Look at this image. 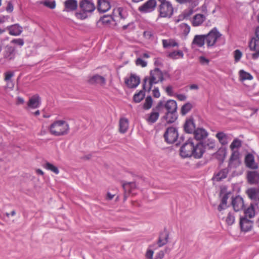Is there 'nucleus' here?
Wrapping results in <instances>:
<instances>
[{
	"label": "nucleus",
	"instance_id": "obj_1",
	"mask_svg": "<svg viewBox=\"0 0 259 259\" xmlns=\"http://www.w3.org/2000/svg\"><path fill=\"white\" fill-rule=\"evenodd\" d=\"M123 13V10L122 8H117L113 10L112 17L104 16L101 19V21L103 24L108 25L112 20L116 25H119L123 30H125L132 24L130 22L124 23L126 18Z\"/></svg>",
	"mask_w": 259,
	"mask_h": 259
},
{
	"label": "nucleus",
	"instance_id": "obj_2",
	"mask_svg": "<svg viewBox=\"0 0 259 259\" xmlns=\"http://www.w3.org/2000/svg\"><path fill=\"white\" fill-rule=\"evenodd\" d=\"M163 80V75L161 71L158 68H155L151 70L150 75L146 76L144 79L143 89L149 92L153 85Z\"/></svg>",
	"mask_w": 259,
	"mask_h": 259
},
{
	"label": "nucleus",
	"instance_id": "obj_3",
	"mask_svg": "<svg viewBox=\"0 0 259 259\" xmlns=\"http://www.w3.org/2000/svg\"><path fill=\"white\" fill-rule=\"evenodd\" d=\"M69 131L68 124L62 120L55 121L49 127L50 133L55 136H61L66 135Z\"/></svg>",
	"mask_w": 259,
	"mask_h": 259
},
{
	"label": "nucleus",
	"instance_id": "obj_4",
	"mask_svg": "<svg viewBox=\"0 0 259 259\" xmlns=\"http://www.w3.org/2000/svg\"><path fill=\"white\" fill-rule=\"evenodd\" d=\"M204 35L205 42L208 48L214 47L222 35L217 28H213L207 34Z\"/></svg>",
	"mask_w": 259,
	"mask_h": 259
},
{
	"label": "nucleus",
	"instance_id": "obj_5",
	"mask_svg": "<svg viewBox=\"0 0 259 259\" xmlns=\"http://www.w3.org/2000/svg\"><path fill=\"white\" fill-rule=\"evenodd\" d=\"M163 107V102L160 101L158 102L156 106L153 108L152 111L146 115V121L150 124L156 122L159 118V113L162 110Z\"/></svg>",
	"mask_w": 259,
	"mask_h": 259
},
{
	"label": "nucleus",
	"instance_id": "obj_6",
	"mask_svg": "<svg viewBox=\"0 0 259 259\" xmlns=\"http://www.w3.org/2000/svg\"><path fill=\"white\" fill-rule=\"evenodd\" d=\"M158 17L170 18L173 14L174 8L169 2L162 3L158 7Z\"/></svg>",
	"mask_w": 259,
	"mask_h": 259
},
{
	"label": "nucleus",
	"instance_id": "obj_7",
	"mask_svg": "<svg viewBox=\"0 0 259 259\" xmlns=\"http://www.w3.org/2000/svg\"><path fill=\"white\" fill-rule=\"evenodd\" d=\"M165 141L167 143H173L178 138V133L177 128L173 126L167 128L164 134Z\"/></svg>",
	"mask_w": 259,
	"mask_h": 259
},
{
	"label": "nucleus",
	"instance_id": "obj_8",
	"mask_svg": "<svg viewBox=\"0 0 259 259\" xmlns=\"http://www.w3.org/2000/svg\"><path fill=\"white\" fill-rule=\"evenodd\" d=\"M193 143L188 141L183 145L180 149V155L184 158L191 157L193 154Z\"/></svg>",
	"mask_w": 259,
	"mask_h": 259
},
{
	"label": "nucleus",
	"instance_id": "obj_9",
	"mask_svg": "<svg viewBox=\"0 0 259 259\" xmlns=\"http://www.w3.org/2000/svg\"><path fill=\"white\" fill-rule=\"evenodd\" d=\"M156 4V0H148L139 7L138 10L142 13H150L155 10Z\"/></svg>",
	"mask_w": 259,
	"mask_h": 259
},
{
	"label": "nucleus",
	"instance_id": "obj_10",
	"mask_svg": "<svg viewBox=\"0 0 259 259\" xmlns=\"http://www.w3.org/2000/svg\"><path fill=\"white\" fill-rule=\"evenodd\" d=\"M249 48L250 51L255 52L251 55L252 59H257L259 57V39L255 37L251 38L249 44Z\"/></svg>",
	"mask_w": 259,
	"mask_h": 259
},
{
	"label": "nucleus",
	"instance_id": "obj_11",
	"mask_svg": "<svg viewBox=\"0 0 259 259\" xmlns=\"http://www.w3.org/2000/svg\"><path fill=\"white\" fill-rule=\"evenodd\" d=\"M240 163V154L239 152H231V154L229 160V167L235 168L239 166Z\"/></svg>",
	"mask_w": 259,
	"mask_h": 259
},
{
	"label": "nucleus",
	"instance_id": "obj_12",
	"mask_svg": "<svg viewBox=\"0 0 259 259\" xmlns=\"http://www.w3.org/2000/svg\"><path fill=\"white\" fill-rule=\"evenodd\" d=\"M79 8L82 11L92 13L96 9L94 3L90 0H81L79 2Z\"/></svg>",
	"mask_w": 259,
	"mask_h": 259
},
{
	"label": "nucleus",
	"instance_id": "obj_13",
	"mask_svg": "<svg viewBox=\"0 0 259 259\" xmlns=\"http://www.w3.org/2000/svg\"><path fill=\"white\" fill-rule=\"evenodd\" d=\"M41 104L40 98L36 94L29 98L27 103V109H36L38 108Z\"/></svg>",
	"mask_w": 259,
	"mask_h": 259
},
{
	"label": "nucleus",
	"instance_id": "obj_14",
	"mask_svg": "<svg viewBox=\"0 0 259 259\" xmlns=\"http://www.w3.org/2000/svg\"><path fill=\"white\" fill-rule=\"evenodd\" d=\"M205 151V146L201 143L197 144L195 146L193 144V154L192 156L195 158H200Z\"/></svg>",
	"mask_w": 259,
	"mask_h": 259
},
{
	"label": "nucleus",
	"instance_id": "obj_15",
	"mask_svg": "<svg viewBox=\"0 0 259 259\" xmlns=\"http://www.w3.org/2000/svg\"><path fill=\"white\" fill-rule=\"evenodd\" d=\"M140 77L135 74H131L129 78L125 79V83L130 88H135L140 83Z\"/></svg>",
	"mask_w": 259,
	"mask_h": 259
},
{
	"label": "nucleus",
	"instance_id": "obj_16",
	"mask_svg": "<svg viewBox=\"0 0 259 259\" xmlns=\"http://www.w3.org/2000/svg\"><path fill=\"white\" fill-rule=\"evenodd\" d=\"M205 42V37L204 34L196 35L194 36V38L191 43L192 48L203 47Z\"/></svg>",
	"mask_w": 259,
	"mask_h": 259
},
{
	"label": "nucleus",
	"instance_id": "obj_17",
	"mask_svg": "<svg viewBox=\"0 0 259 259\" xmlns=\"http://www.w3.org/2000/svg\"><path fill=\"white\" fill-rule=\"evenodd\" d=\"M111 9V4L108 0H98L97 10L100 13H105Z\"/></svg>",
	"mask_w": 259,
	"mask_h": 259
},
{
	"label": "nucleus",
	"instance_id": "obj_18",
	"mask_svg": "<svg viewBox=\"0 0 259 259\" xmlns=\"http://www.w3.org/2000/svg\"><path fill=\"white\" fill-rule=\"evenodd\" d=\"M252 221L248 220L246 218H242L240 220V226L242 231L247 232L252 227Z\"/></svg>",
	"mask_w": 259,
	"mask_h": 259
},
{
	"label": "nucleus",
	"instance_id": "obj_19",
	"mask_svg": "<svg viewBox=\"0 0 259 259\" xmlns=\"http://www.w3.org/2000/svg\"><path fill=\"white\" fill-rule=\"evenodd\" d=\"M245 163L247 167L251 169H257L258 165L255 163L254 157L252 154H247L245 157Z\"/></svg>",
	"mask_w": 259,
	"mask_h": 259
},
{
	"label": "nucleus",
	"instance_id": "obj_20",
	"mask_svg": "<svg viewBox=\"0 0 259 259\" xmlns=\"http://www.w3.org/2000/svg\"><path fill=\"white\" fill-rule=\"evenodd\" d=\"M232 204L235 211H239L244 207V201L240 196H236L233 199Z\"/></svg>",
	"mask_w": 259,
	"mask_h": 259
},
{
	"label": "nucleus",
	"instance_id": "obj_21",
	"mask_svg": "<svg viewBox=\"0 0 259 259\" xmlns=\"http://www.w3.org/2000/svg\"><path fill=\"white\" fill-rule=\"evenodd\" d=\"M88 82L91 84H99L103 85L106 83V79L103 76L96 74L91 77Z\"/></svg>",
	"mask_w": 259,
	"mask_h": 259
},
{
	"label": "nucleus",
	"instance_id": "obj_22",
	"mask_svg": "<svg viewBox=\"0 0 259 259\" xmlns=\"http://www.w3.org/2000/svg\"><path fill=\"white\" fill-rule=\"evenodd\" d=\"M9 34L13 36H18L20 35L23 31L22 27L18 24L11 25L8 27Z\"/></svg>",
	"mask_w": 259,
	"mask_h": 259
},
{
	"label": "nucleus",
	"instance_id": "obj_23",
	"mask_svg": "<svg viewBox=\"0 0 259 259\" xmlns=\"http://www.w3.org/2000/svg\"><path fill=\"white\" fill-rule=\"evenodd\" d=\"M205 16L201 14H197L194 15L192 20V25L194 27L201 25L205 20Z\"/></svg>",
	"mask_w": 259,
	"mask_h": 259
},
{
	"label": "nucleus",
	"instance_id": "obj_24",
	"mask_svg": "<svg viewBox=\"0 0 259 259\" xmlns=\"http://www.w3.org/2000/svg\"><path fill=\"white\" fill-rule=\"evenodd\" d=\"M247 177L248 183L250 184H256L259 182V173L256 171H249Z\"/></svg>",
	"mask_w": 259,
	"mask_h": 259
},
{
	"label": "nucleus",
	"instance_id": "obj_25",
	"mask_svg": "<svg viewBox=\"0 0 259 259\" xmlns=\"http://www.w3.org/2000/svg\"><path fill=\"white\" fill-rule=\"evenodd\" d=\"M215 137L222 145H227L231 140V138L230 137V136L224 132L218 133L216 134Z\"/></svg>",
	"mask_w": 259,
	"mask_h": 259
},
{
	"label": "nucleus",
	"instance_id": "obj_26",
	"mask_svg": "<svg viewBox=\"0 0 259 259\" xmlns=\"http://www.w3.org/2000/svg\"><path fill=\"white\" fill-rule=\"evenodd\" d=\"M194 136L197 140H201L208 136V133L203 128H198L194 131Z\"/></svg>",
	"mask_w": 259,
	"mask_h": 259
},
{
	"label": "nucleus",
	"instance_id": "obj_27",
	"mask_svg": "<svg viewBox=\"0 0 259 259\" xmlns=\"http://www.w3.org/2000/svg\"><path fill=\"white\" fill-rule=\"evenodd\" d=\"M167 113H175L177 109V102L174 100H168L164 105Z\"/></svg>",
	"mask_w": 259,
	"mask_h": 259
},
{
	"label": "nucleus",
	"instance_id": "obj_28",
	"mask_svg": "<svg viewBox=\"0 0 259 259\" xmlns=\"http://www.w3.org/2000/svg\"><path fill=\"white\" fill-rule=\"evenodd\" d=\"M65 10L67 12L73 11L77 8L76 0H66L64 2Z\"/></svg>",
	"mask_w": 259,
	"mask_h": 259
},
{
	"label": "nucleus",
	"instance_id": "obj_29",
	"mask_svg": "<svg viewBox=\"0 0 259 259\" xmlns=\"http://www.w3.org/2000/svg\"><path fill=\"white\" fill-rule=\"evenodd\" d=\"M128 120L127 118H121L119 122V131L120 133H125L128 128Z\"/></svg>",
	"mask_w": 259,
	"mask_h": 259
},
{
	"label": "nucleus",
	"instance_id": "obj_30",
	"mask_svg": "<svg viewBox=\"0 0 259 259\" xmlns=\"http://www.w3.org/2000/svg\"><path fill=\"white\" fill-rule=\"evenodd\" d=\"M246 193L249 198L253 200V201L259 199V189L256 188L248 189Z\"/></svg>",
	"mask_w": 259,
	"mask_h": 259
},
{
	"label": "nucleus",
	"instance_id": "obj_31",
	"mask_svg": "<svg viewBox=\"0 0 259 259\" xmlns=\"http://www.w3.org/2000/svg\"><path fill=\"white\" fill-rule=\"evenodd\" d=\"M168 236V234L166 232H162L160 234L157 241V244L159 247L163 246L167 243Z\"/></svg>",
	"mask_w": 259,
	"mask_h": 259
},
{
	"label": "nucleus",
	"instance_id": "obj_32",
	"mask_svg": "<svg viewBox=\"0 0 259 259\" xmlns=\"http://www.w3.org/2000/svg\"><path fill=\"white\" fill-rule=\"evenodd\" d=\"M195 127L193 120L191 119L187 120L184 125V130L187 133H194Z\"/></svg>",
	"mask_w": 259,
	"mask_h": 259
},
{
	"label": "nucleus",
	"instance_id": "obj_33",
	"mask_svg": "<svg viewBox=\"0 0 259 259\" xmlns=\"http://www.w3.org/2000/svg\"><path fill=\"white\" fill-rule=\"evenodd\" d=\"M242 146V141L237 139H235L230 145V149L231 152L239 151L238 149Z\"/></svg>",
	"mask_w": 259,
	"mask_h": 259
},
{
	"label": "nucleus",
	"instance_id": "obj_34",
	"mask_svg": "<svg viewBox=\"0 0 259 259\" xmlns=\"http://www.w3.org/2000/svg\"><path fill=\"white\" fill-rule=\"evenodd\" d=\"M239 79L241 81H244L245 80H251L253 79V76L249 73L243 70H240L239 71Z\"/></svg>",
	"mask_w": 259,
	"mask_h": 259
},
{
	"label": "nucleus",
	"instance_id": "obj_35",
	"mask_svg": "<svg viewBox=\"0 0 259 259\" xmlns=\"http://www.w3.org/2000/svg\"><path fill=\"white\" fill-rule=\"evenodd\" d=\"M43 167L47 170H50L56 175H58L59 173V169L55 165L49 162H46L43 164Z\"/></svg>",
	"mask_w": 259,
	"mask_h": 259
},
{
	"label": "nucleus",
	"instance_id": "obj_36",
	"mask_svg": "<svg viewBox=\"0 0 259 259\" xmlns=\"http://www.w3.org/2000/svg\"><path fill=\"white\" fill-rule=\"evenodd\" d=\"M162 46L164 48H167L170 47H177L178 44L173 39H162Z\"/></svg>",
	"mask_w": 259,
	"mask_h": 259
},
{
	"label": "nucleus",
	"instance_id": "obj_37",
	"mask_svg": "<svg viewBox=\"0 0 259 259\" xmlns=\"http://www.w3.org/2000/svg\"><path fill=\"white\" fill-rule=\"evenodd\" d=\"M245 217H248L249 218H252L254 217L255 215V209L253 206V205L250 204V206L248 207L244 211Z\"/></svg>",
	"mask_w": 259,
	"mask_h": 259
},
{
	"label": "nucleus",
	"instance_id": "obj_38",
	"mask_svg": "<svg viewBox=\"0 0 259 259\" xmlns=\"http://www.w3.org/2000/svg\"><path fill=\"white\" fill-rule=\"evenodd\" d=\"M123 187L125 191H128L129 193H132L133 191L136 189V184L134 182L125 183L123 185Z\"/></svg>",
	"mask_w": 259,
	"mask_h": 259
},
{
	"label": "nucleus",
	"instance_id": "obj_39",
	"mask_svg": "<svg viewBox=\"0 0 259 259\" xmlns=\"http://www.w3.org/2000/svg\"><path fill=\"white\" fill-rule=\"evenodd\" d=\"M168 57L172 59H177L179 58H183L184 54L182 51L179 50L170 53Z\"/></svg>",
	"mask_w": 259,
	"mask_h": 259
},
{
	"label": "nucleus",
	"instance_id": "obj_40",
	"mask_svg": "<svg viewBox=\"0 0 259 259\" xmlns=\"http://www.w3.org/2000/svg\"><path fill=\"white\" fill-rule=\"evenodd\" d=\"M235 217L234 213L231 212H229L227 213V216L225 219V222L228 225L231 226L233 225L235 222Z\"/></svg>",
	"mask_w": 259,
	"mask_h": 259
},
{
	"label": "nucleus",
	"instance_id": "obj_41",
	"mask_svg": "<svg viewBox=\"0 0 259 259\" xmlns=\"http://www.w3.org/2000/svg\"><path fill=\"white\" fill-rule=\"evenodd\" d=\"M174 113H166L165 115L164 116V118L165 119L167 122L172 123L176 120L177 117Z\"/></svg>",
	"mask_w": 259,
	"mask_h": 259
},
{
	"label": "nucleus",
	"instance_id": "obj_42",
	"mask_svg": "<svg viewBox=\"0 0 259 259\" xmlns=\"http://www.w3.org/2000/svg\"><path fill=\"white\" fill-rule=\"evenodd\" d=\"M144 97H145L144 92L142 91H140L139 92L136 94L134 96L133 99H134V101L136 103H139L143 99Z\"/></svg>",
	"mask_w": 259,
	"mask_h": 259
},
{
	"label": "nucleus",
	"instance_id": "obj_43",
	"mask_svg": "<svg viewBox=\"0 0 259 259\" xmlns=\"http://www.w3.org/2000/svg\"><path fill=\"white\" fill-rule=\"evenodd\" d=\"M180 28L183 34L185 36H187L191 30L190 26L186 23H182L180 25Z\"/></svg>",
	"mask_w": 259,
	"mask_h": 259
},
{
	"label": "nucleus",
	"instance_id": "obj_44",
	"mask_svg": "<svg viewBox=\"0 0 259 259\" xmlns=\"http://www.w3.org/2000/svg\"><path fill=\"white\" fill-rule=\"evenodd\" d=\"M152 98L150 96L147 97L144 103L143 108L145 110L150 109L152 106Z\"/></svg>",
	"mask_w": 259,
	"mask_h": 259
},
{
	"label": "nucleus",
	"instance_id": "obj_45",
	"mask_svg": "<svg viewBox=\"0 0 259 259\" xmlns=\"http://www.w3.org/2000/svg\"><path fill=\"white\" fill-rule=\"evenodd\" d=\"M40 4H42L46 7L51 9H55L56 7V2L55 1H46L44 2H40Z\"/></svg>",
	"mask_w": 259,
	"mask_h": 259
},
{
	"label": "nucleus",
	"instance_id": "obj_46",
	"mask_svg": "<svg viewBox=\"0 0 259 259\" xmlns=\"http://www.w3.org/2000/svg\"><path fill=\"white\" fill-rule=\"evenodd\" d=\"M192 107V104L190 103H188L183 105L181 108V113L183 115H185L187 113Z\"/></svg>",
	"mask_w": 259,
	"mask_h": 259
},
{
	"label": "nucleus",
	"instance_id": "obj_47",
	"mask_svg": "<svg viewBox=\"0 0 259 259\" xmlns=\"http://www.w3.org/2000/svg\"><path fill=\"white\" fill-rule=\"evenodd\" d=\"M227 176V172L226 170L224 169L220 171L216 176L217 181H220L223 179L226 178Z\"/></svg>",
	"mask_w": 259,
	"mask_h": 259
},
{
	"label": "nucleus",
	"instance_id": "obj_48",
	"mask_svg": "<svg viewBox=\"0 0 259 259\" xmlns=\"http://www.w3.org/2000/svg\"><path fill=\"white\" fill-rule=\"evenodd\" d=\"M242 56V53L239 50H236L234 52V57L235 62H238Z\"/></svg>",
	"mask_w": 259,
	"mask_h": 259
},
{
	"label": "nucleus",
	"instance_id": "obj_49",
	"mask_svg": "<svg viewBox=\"0 0 259 259\" xmlns=\"http://www.w3.org/2000/svg\"><path fill=\"white\" fill-rule=\"evenodd\" d=\"M87 13H88L83 11L80 12H76L75 13V16L77 19L83 20L88 17Z\"/></svg>",
	"mask_w": 259,
	"mask_h": 259
},
{
	"label": "nucleus",
	"instance_id": "obj_50",
	"mask_svg": "<svg viewBox=\"0 0 259 259\" xmlns=\"http://www.w3.org/2000/svg\"><path fill=\"white\" fill-rule=\"evenodd\" d=\"M4 75L5 81L12 80L11 79L14 76V73L12 71H7L5 73Z\"/></svg>",
	"mask_w": 259,
	"mask_h": 259
},
{
	"label": "nucleus",
	"instance_id": "obj_51",
	"mask_svg": "<svg viewBox=\"0 0 259 259\" xmlns=\"http://www.w3.org/2000/svg\"><path fill=\"white\" fill-rule=\"evenodd\" d=\"M136 64L137 65L141 66L142 67H146L147 65L146 62L142 60L141 58L137 59Z\"/></svg>",
	"mask_w": 259,
	"mask_h": 259
},
{
	"label": "nucleus",
	"instance_id": "obj_52",
	"mask_svg": "<svg viewBox=\"0 0 259 259\" xmlns=\"http://www.w3.org/2000/svg\"><path fill=\"white\" fill-rule=\"evenodd\" d=\"M153 254L154 251L150 249H148L146 252L145 257L147 259H153Z\"/></svg>",
	"mask_w": 259,
	"mask_h": 259
},
{
	"label": "nucleus",
	"instance_id": "obj_53",
	"mask_svg": "<svg viewBox=\"0 0 259 259\" xmlns=\"http://www.w3.org/2000/svg\"><path fill=\"white\" fill-rule=\"evenodd\" d=\"M199 61L202 65H207L209 62V60L204 56H200L199 58Z\"/></svg>",
	"mask_w": 259,
	"mask_h": 259
},
{
	"label": "nucleus",
	"instance_id": "obj_54",
	"mask_svg": "<svg viewBox=\"0 0 259 259\" xmlns=\"http://www.w3.org/2000/svg\"><path fill=\"white\" fill-rule=\"evenodd\" d=\"M165 91L169 96H172L174 95L173 89L171 85H168L165 88Z\"/></svg>",
	"mask_w": 259,
	"mask_h": 259
},
{
	"label": "nucleus",
	"instance_id": "obj_55",
	"mask_svg": "<svg viewBox=\"0 0 259 259\" xmlns=\"http://www.w3.org/2000/svg\"><path fill=\"white\" fill-rule=\"evenodd\" d=\"M152 95L155 98H159L160 96V93L159 91V90L157 88H155L153 91H152Z\"/></svg>",
	"mask_w": 259,
	"mask_h": 259
},
{
	"label": "nucleus",
	"instance_id": "obj_56",
	"mask_svg": "<svg viewBox=\"0 0 259 259\" xmlns=\"http://www.w3.org/2000/svg\"><path fill=\"white\" fill-rule=\"evenodd\" d=\"M12 42L21 46L24 45V41L21 38L14 39L12 40Z\"/></svg>",
	"mask_w": 259,
	"mask_h": 259
},
{
	"label": "nucleus",
	"instance_id": "obj_57",
	"mask_svg": "<svg viewBox=\"0 0 259 259\" xmlns=\"http://www.w3.org/2000/svg\"><path fill=\"white\" fill-rule=\"evenodd\" d=\"M5 57L6 58H8L9 60H11L14 57V54L13 53V51H12L11 50H9L8 53H7L5 55Z\"/></svg>",
	"mask_w": 259,
	"mask_h": 259
},
{
	"label": "nucleus",
	"instance_id": "obj_58",
	"mask_svg": "<svg viewBox=\"0 0 259 259\" xmlns=\"http://www.w3.org/2000/svg\"><path fill=\"white\" fill-rule=\"evenodd\" d=\"M6 9L8 12H12V11H13V5L11 2H8Z\"/></svg>",
	"mask_w": 259,
	"mask_h": 259
},
{
	"label": "nucleus",
	"instance_id": "obj_59",
	"mask_svg": "<svg viewBox=\"0 0 259 259\" xmlns=\"http://www.w3.org/2000/svg\"><path fill=\"white\" fill-rule=\"evenodd\" d=\"M228 199V195L227 194H225L222 198L221 203H222L223 204H224L225 206H227V202Z\"/></svg>",
	"mask_w": 259,
	"mask_h": 259
},
{
	"label": "nucleus",
	"instance_id": "obj_60",
	"mask_svg": "<svg viewBox=\"0 0 259 259\" xmlns=\"http://www.w3.org/2000/svg\"><path fill=\"white\" fill-rule=\"evenodd\" d=\"M164 256V252L161 250L159 251L156 255V259H162Z\"/></svg>",
	"mask_w": 259,
	"mask_h": 259
},
{
	"label": "nucleus",
	"instance_id": "obj_61",
	"mask_svg": "<svg viewBox=\"0 0 259 259\" xmlns=\"http://www.w3.org/2000/svg\"><path fill=\"white\" fill-rule=\"evenodd\" d=\"M251 204L252 205H253L255 209H256V210L259 211V198L257 199V200L253 201Z\"/></svg>",
	"mask_w": 259,
	"mask_h": 259
},
{
	"label": "nucleus",
	"instance_id": "obj_62",
	"mask_svg": "<svg viewBox=\"0 0 259 259\" xmlns=\"http://www.w3.org/2000/svg\"><path fill=\"white\" fill-rule=\"evenodd\" d=\"M7 82V87L10 89H13L14 87V83L12 80L6 81Z\"/></svg>",
	"mask_w": 259,
	"mask_h": 259
},
{
	"label": "nucleus",
	"instance_id": "obj_63",
	"mask_svg": "<svg viewBox=\"0 0 259 259\" xmlns=\"http://www.w3.org/2000/svg\"><path fill=\"white\" fill-rule=\"evenodd\" d=\"M24 103V100L23 98L20 97H18L17 98V102L16 104L17 105L23 104Z\"/></svg>",
	"mask_w": 259,
	"mask_h": 259
},
{
	"label": "nucleus",
	"instance_id": "obj_64",
	"mask_svg": "<svg viewBox=\"0 0 259 259\" xmlns=\"http://www.w3.org/2000/svg\"><path fill=\"white\" fill-rule=\"evenodd\" d=\"M177 98L180 101H184L186 99V97L185 95L183 94H178L177 95Z\"/></svg>",
	"mask_w": 259,
	"mask_h": 259
}]
</instances>
